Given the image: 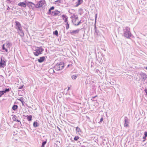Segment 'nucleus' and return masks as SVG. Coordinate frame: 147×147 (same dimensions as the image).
Listing matches in <instances>:
<instances>
[{"label": "nucleus", "mask_w": 147, "mask_h": 147, "mask_svg": "<svg viewBox=\"0 0 147 147\" xmlns=\"http://www.w3.org/2000/svg\"><path fill=\"white\" fill-rule=\"evenodd\" d=\"M123 29L124 36L127 38H130L131 35V34L130 31V28L126 26L123 27Z\"/></svg>", "instance_id": "nucleus-1"}, {"label": "nucleus", "mask_w": 147, "mask_h": 147, "mask_svg": "<svg viewBox=\"0 0 147 147\" xmlns=\"http://www.w3.org/2000/svg\"><path fill=\"white\" fill-rule=\"evenodd\" d=\"M44 51V49L42 48V47H36L35 49L33 52V53L35 55L37 56L39 55L42 54Z\"/></svg>", "instance_id": "nucleus-2"}, {"label": "nucleus", "mask_w": 147, "mask_h": 147, "mask_svg": "<svg viewBox=\"0 0 147 147\" xmlns=\"http://www.w3.org/2000/svg\"><path fill=\"white\" fill-rule=\"evenodd\" d=\"M65 65L63 63L60 62L55 65V68L56 70L59 71L62 69Z\"/></svg>", "instance_id": "nucleus-3"}, {"label": "nucleus", "mask_w": 147, "mask_h": 147, "mask_svg": "<svg viewBox=\"0 0 147 147\" xmlns=\"http://www.w3.org/2000/svg\"><path fill=\"white\" fill-rule=\"evenodd\" d=\"M2 57L3 58V57H2L1 59V61H0V67L2 68H4L6 66V60H4L2 59Z\"/></svg>", "instance_id": "nucleus-4"}, {"label": "nucleus", "mask_w": 147, "mask_h": 147, "mask_svg": "<svg viewBox=\"0 0 147 147\" xmlns=\"http://www.w3.org/2000/svg\"><path fill=\"white\" fill-rule=\"evenodd\" d=\"M45 1L44 0H41L38 2L37 4H36L35 7L39 8L43 6L45 3Z\"/></svg>", "instance_id": "nucleus-5"}, {"label": "nucleus", "mask_w": 147, "mask_h": 147, "mask_svg": "<svg viewBox=\"0 0 147 147\" xmlns=\"http://www.w3.org/2000/svg\"><path fill=\"white\" fill-rule=\"evenodd\" d=\"M16 28L17 31L22 29V25L18 21H16Z\"/></svg>", "instance_id": "nucleus-6"}, {"label": "nucleus", "mask_w": 147, "mask_h": 147, "mask_svg": "<svg viewBox=\"0 0 147 147\" xmlns=\"http://www.w3.org/2000/svg\"><path fill=\"white\" fill-rule=\"evenodd\" d=\"M140 75L142 78V81H144L147 78V75L145 74L142 72L140 73Z\"/></svg>", "instance_id": "nucleus-7"}, {"label": "nucleus", "mask_w": 147, "mask_h": 147, "mask_svg": "<svg viewBox=\"0 0 147 147\" xmlns=\"http://www.w3.org/2000/svg\"><path fill=\"white\" fill-rule=\"evenodd\" d=\"M124 121V126L125 127H127L128 126L129 121L127 117H125Z\"/></svg>", "instance_id": "nucleus-8"}, {"label": "nucleus", "mask_w": 147, "mask_h": 147, "mask_svg": "<svg viewBox=\"0 0 147 147\" xmlns=\"http://www.w3.org/2000/svg\"><path fill=\"white\" fill-rule=\"evenodd\" d=\"M80 30V29H78L76 30L71 31L70 33L71 35H74L78 33L79 32Z\"/></svg>", "instance_id": "nucleus-9"}, {"label": "nucleus", "mask_w": 147, "mask_h": 147, "mask_svg": "<svg viewBox=\"0 0 147 147\" xmlns=\"http://www.w3.org/2000/svg\"><path fill=\"white\" fill-rule=\"evenodd\" d=\"M25 2V3L24 2H20L18 4V5L22 7H26L27 5V3L26 1Z\"/></svg>", "instance_id": "nucleus-10"}, {"label": "nucleus", "mask_w": 147, "mask_h": 147, "mask_svg": "<svg viewBox=\"0 0 147 147\" xmlns=\"http://www.w3.org/2000/svg\"><path fill=\"white\" fill-rule=\"evenodd\" d=\"M63 0H57L55 1L54 3L57 5L59 6V3H63Z\"/></svg>", "instance_id": "nucleus-11"}, {"label": "nucleus", "mask_w": 147, "mask_h": 147, "mask_svg": "<svg viewBox=\"0 0 147 147\" xmlns=\"http://www.w3.org/2000/svg\"><path fill=\"white\" fill-rule=\"evenodd\" d=\"M60 11L57 10H56L54 11H52L51 15L53 16H56L60 13Z\"/></svg>", "instance_id": "nucleus-12"}, {"label": "nucleus", "mask_w": 147, "mask_h": 147, "mask_svg": "<svg viewBox=\"0 0 147 147\" xmlns=\"http://www.w3.org/2000/svg\"><path fill=\"white\" fill-rule=\"evenodd\" d=\"M17 31L18 34L21 36H24V33L23 30H22V29H21Z\"/></svg>", "instance_id": "nucleus-13"}, {"label": "nucleus", "mask_w": 147, "mask_h": 147, "mask_svg": "<svg viewBox=\"0 0 147 147\" xmlns=\"http://www.w3.org/2000/svg\"><path fill=\"white\" fill-rule=\"evenodd\" d=\"M45 59L44 56L41 57H40V58L38 59V62L40 63H41L43 62Z\"/></svg>", "instance_id": "nucleus-14"}, {"label": "nucleus", "mask_w": 147, "mask_h": 147, "mask_svg": "<svg viewBox=\"0 0 147 147\" xmlns=\"http://www.w3.org/2000/svg\"><path fill=\"white\" fill-rule=\"evenodd\" d=\"M30 3V2H28L26 4L27 6L30 9H33L34 7V6L32 5Z\"/></svg>", "instance_id": "nucleus-15"}, {"label": "nucleus", "mask_w": 147, "mask_h": 147, "mask_svg": "<svg viewBox=\"0 0 147 147\" xmlns=\"http://www.w3.org/2000/svg\"><path fill=\"white\" fill-rule=\"evenodd\" d=\"M5 45L6 47L7 48H9L10 46H12V43L11 42H7L6 43H5Z\"/></svg>", "instance_id": "nucleus-16"}, {"label": "nucleus", "mask_w": 147, "mask_h": 147, "mask_svg": "<svg viewBox=\"0 0 147 147\" xmlns=\"http://www.w3.org/2000/svg\"><path fill=\"white\" fill-rule=\"evenodd\" d=\"M83 2L82 0H78L76 3V7H78L79 5L81 4Z\"/></svg>", "instance_id": "nucleus-17"}, {"label": "nucleus", "mask_w": 147, "mask_h": 147, "mask_svg": "<svg viewBox=\"0 0 147 147\" xmlns=\"http://www.w3.org/2000/svg\"><path fill=\"white\" fill-rule=\"evenodd\" d=\"M70 18H74V19H77L78 18V17L77 15H76L75 14H74L73 16H72L70 17Z\"/></svg>", "instance_id": "nucleus-18"}, {"label": "nucleus", "mask_w": 147, "mask_h": 147, "mask_svg": "<svg viewBox=\"0 0 147 147\" xmlns=\"http://www.w3.org/2000/svg\"><path fill=\"white\" fill-rule=\"evenodd\" d=\"M33 125L34 127H37L39 126V124L36 121H35L33 123Z\"/></svg>", "instance_id": "nucleus-19"}, {"label": "nucleus", "mask_w": 147, "mask_h": 147, "mask_svg": "<svg viewBox=\"0 0 147 147\" xmlns=\"http://www.w3.org/2000/svg\"><path fill=\"white\" fill-rule=\"evenodd\" d=\"M27 119L29 121H31L32 120V116L31 115H27Z\"/></svg>", "instance_id": "nucleus-20"}, {"label": "nucleus", "mask_w": 147, "mask_h": 147, "mask_svg": "<svg viewBox=\"0 0 147 147\" xmlns=\"http://www.w3.org/2000/svg\"><path fill=\"white\" fill-rule=\"evenodd\" d=\"M18 108V106L16 105H14L12 107V109L15 111Z\"/></svg>", "instance_id": "nucleus-21"}, {"label": "nucleus", "mask_w": 147, "mask_h": 147, "mask_svg": "<svg viewBox=\"0 0 147 147\" xmlns=\"http://www.w3.org/2000/svg\"><path fill=\"white\" fill-rule=\"evenodd\" d=\"M84 12L83 9L82 8H80L79 10V13L80 15H81Z\"/></svg>", "instance_id": "nucleus-22"}, {"label": "nucleus", "mask_w": 147, "mask_h": 147, "mask_svg": "<svg viewBox=\"0 0 147 147\" xmlns=\"http://www.w3.org/2000/svg\"><path fill=\"white\" fill-rule=\"evenodd\" d=\"M47 142V141H46L43 142L42 143V146H41V147H45V145L46 144Z\"/></svg>", "instance_id": "nucleus-23"}, {"label": "nucleus", "mask_w": 147, "mask_h": 147, "mask_svg": "<svg viewBox=\"0 0 147 147\" xmlns=\"http://www.w3.org/2000/svg\"><path fill=\"white\" fill-rule=\"evenodd\" d=\"M5 45V44H4L3 45V46H2V49L3 50H5L6 52H8V50L7 49H6L5 48V46H4Z\"/></svg>", "instance_id": "nucleus-24"}, {"label": "nucleus", "mask_w": 147, "mask_h": 147, "mask_svg": "<svg viewBox=\"0 0 147 147\" xmlns=\"http://www.w3.org/2000/svg\"><path fill=\"white\" fill-rule=\"evenodd\" d=\"M77 77V75H73L71 76V78L75 80L76 79Z\"/></svg>", "instance_id": "nucleus-25"}, {"label": "nucleus", "mask_w": 147, "mask_h": 147, "mask_svg": "<svg viewBox=\"0 0 147 147\" xmlns=\"http://www.w3.org/2000/svg\"><path fill=\"white\" fill-rule=\"evenodd\" d=\"M53 33L54 34H55L56 36H58V32L57 30H56Z\"/></svg>", "instance_id": "nucleus-26"}, {"label": "nucleus", "mask_w": 147, "mask_h": 147, "mask_svg": "<svg viewBox=\"0 0 147 147\" xmlns=\"http://www.w3.org/2000/svg\"><path fill=\"white\" fill-rule=\"evenodd\" d=\"M5 93H4V91H0V97H1Z\"/></svg>", "instance_id": "nucleus-27"}, {"label": "nucleus", "mask_w": 147, "mask_h": 147, "mask_svg": "<svg viewBox=\"0 0 147 147\" xmlns=\"http://www.w3.org/2000/svg\"><path fill=\"white\" fill-rule=\"evenodd\" d=\"M69 24H68V22H67L66 24V29L67 30L69 28Z\"/></svg>", "instance_id": "nucleus-28"}, {"label": "nucleus", "mask_w": 147, "mask_h": 147, "mask_svg": "<svg viewBox=\"0 0 147 147\" xmlns=\"http://www.w3.org/2000/svg\"><path fill=\"white\" fill-rule=\"evenodd\" d=\"M76 132H79L80 131V128L77 127L76 128Z\"/></svg>", "instance_id": "nucleus-29"}, {"label": "nucleus", "mask_w": 147, "mask_h": 147, "mask_svg": "<svg viewBox=\"0 0 147 147\" xmlns=\"http://www.w3.org/2000/svg\"><path fill=\"white\" fill-rule=\"evenodd\" d=\"M79 137L78 136H76L74 138V140L75 141H77Z\"/></svg>", "instance_id": "nucleus-30"}, {"label": "nucleus", "mask_w": 147, "mask_h": 147, "mask_svg": "<svg viewBox=\"0 0 147 147\" xmlns=\"http://www.w3.org/2000/svg\"><path fill=\"white\" fill-rule=\"evenodd\" d=\"M9 88H6L5 89V90H3V91H4V93H5L7 92H9Z\"/></svg>", "instance_id": "nucleus-31"}, {"label": "nucleus", "mask_w": 147, "mask_h": 147, "mask_svg": "<svg viewBox=\"0 0 147 147\" xmlns=\"http://www.w3.org/2000/svg\"><path fill=\"white\" fill-rule=\"evenodd\" d=\"M81 23V21H80L77 24H73L75 26H77L79 25Z\"/></svg>", "instance_id": "nucleus-32"}, {"label": "nucleus", "mask_w": 147, "mask_h": 147, "mask_svg": "<svg viewBox=\"0 0 147 147\" xmlns=\"http://www.w3.org/2000/svg\"><path fill=\"white\" fill-rule=\"evenodd\" d=\"M16 116L15 115H14L13 117L12 118V119L13 121H16V120H17L16 119Z\"/></svg>", "instance_id": "nucleus-33"}, {"label": "nucleus", "mask_w": 147, "mask_h": 147, "mask_svg": "<svg viewBox=\"0 0 147 147\" xmlns=\"http://www.w3.org/2000/svg\"><path fill=\"white\" fill-rule=\"evenodd\" d=\"M94 29H95V31L96 33V34H98V31L96 29V26H95Z\"/></svg>", "instance_id": "nucleus-34"}, {"label": "nucleus", "mask_w": 147, "mask_h": 147, "mask_svg": "<svg viewBox=\"0 0 147 147\" xmlns=\"http://www.w3.org/2000/svg\"><path fill=\"white\" fill-rule=\"evenodd\" d=\"M18 100L20 101L21 102H24V101L23 100V98L22 97H21L20 98L18 99Z\"/></svg>", "instance_id": "nucleus-35"}, {"label": "nucleus", "mask_w": 147, "mask_h": 147, "mask_svg": "<svg viewBox=\"0 0 147 147\" xmlns=\"http://www.w3.org/2000/svg\"><path fill=\"white\" fill-rule=\"evenodd\" d=\"M67 18H68L67 17H66V18H65L64 20L65 22L66 23H67V22H67V21H68Z\"/></svg>", "instance_id": "nucleus-36"}, {"label": "nucleus", "mask_w": 147, "mask_h": 147, "mask_svg": "<svg viewBox=\"0 0 147 147\" xmlns=\"http://www.w3.org/2000/svg\"><path fill=\"white\" fill-rule=\"evenodd\" d=\"M52 12L51 11V10H50V9H49V14L51 15Z\"/></svg>", "instance_id": "nucleus-37"}, {"label": "nucleus", "mask_w": 147, "mask_h": 147, "mask_svg": "<svg viewBox=\"0 0 147 147\" xmlns=\"http://www.w3.org/2000/svg\"><path fill=\"white\" fill-rule=\"evenodd\" d=\"M144 135L145 137H146L147 136V131H145L144 132Z\"/></svg>", "instance_id": "nucleus-38"}, {"label": "nucleus", "mask_w": 147, "mask_h": 147, "mask_svg": "<svg viewBox=\"0 0 147 147\" xmlns=\"http://www.w3.org/2000/svg\"><path fill=\"white\" fill-rule=\"evenodd\" d=\"M77 19H73L72 20V23H75L76 22V21L77 20Z\"/></svg>", "instance_id": "nucleus-39"}, {"label": "nucleus", "mask_w": 147, "mask_h": 147, "mask_svg": "<svg viewBox=\"0 0 147 147\" xmlns=\"http://www.w3.org/2000/svg\"><path fill=\"white\" fill-rule=\"evenodd\" d=\"M67 17L65 15H62V17L63 18V19L66 18V17Z\"/></svg>", "instance_id": "nucleus-40"}, {"label": "nucleus", "mask_w": 147, "mask_h": 147, "mask_svg": "<svg viewBox=\"0 0 147 147\" xmlns=\"http://www.w3.org/2000/svg\"><path fill=\"white\" fill-rule=\"evenodd\" d=\"M50 10H53L54 9V7L53 6H52L50 8Z\"/></svg>", "instance_id": "nucleus-41"}, {"label": "nucleus", "mask_w": 147, "mask_h": 147, "mask_svg": "<svg viewBox=\"0 0 147 147\" xmlns=\"http://www.w3.org/2000/svg\"><path fill=\"white\" fill-rule=\"evenodd\" d=\"M30 3H31V4L32 5H34V6H34H34L35 7V5H35L34 4V3H32V2H30Z\"/></svg>", "instance_id": "nucleus-42"}, {"label": "nucleus", "mask_w": 147, "mask_h": 147, "mask_svg": "<svg viewBox=\"0 0 147 147\" xmlns=\"http://www.w3.org/2000/svg\"><path fill=\"white\" fill-rule=\"evenodd\" d=\"M103 120V117H102L100 119V122H101Z\"/></svg>", "instance_id": "nucleus-43"}, {"label": "nucleus", "mask_w": 147, "mask_h": 147, "mask_svg": "<svg viewBox=\"0 0 147 147\" xmlns=\"http://www.w3.org/2000/svg\"><path fill=\"white\" fill-rule=\"evenodd\" d=\"M23 86H20V87H19V89H21L22 88H23Z\"/></svg>", "instance_id": "nucleus-44"}, {"label": "nucleus", "mask_w": 147, "mask_h": 147, "mask_svg": "<svg viewBox=\"0 0 147 147\" xmlns=\"http://www.w3.org/2000/svg\"><path fill=\"white\" fill-rule=\"evenodd\" d=\"M16 121H17L18 122H19L21 124V122L19 120H18V119H17Z\"/></svg>", "instance_id": "nucleus-45"}, {"label": "nucleus", "mask_w": 147, "mask_h": 147, "mask_svg": "<svg viewBox=\"0 0 147 147\" xmlns=\"http://www.w3.org/2000/svg\"><path fill=\"white\" fill-rule=\"evenodd\" d=\"M146 137H145V136H144V137H143V139H145L146 138Z\"/></svg>", "instance_id": "nucleus-46"}, {"label": "nucleus", "mask_w": 147, "mask_h": 147, "mask_svg": "<svg viewBox=\"0 0 147 147\" xmlns=\"http://www.w3.org/2000/svg\"><path fill=\"white\" fill-rule=\"evenodd\" d=\"M57 128H58V129H59V130L60 131L61 130V129H60V128L59 127H57Z\"/></svg>", "instance_id": "nucleus-47"}, {"label": "nucleus", "mask_w": 147, "mask_h": 147, "mask_svg": "<svg viewBox=\"0 0 147 147\" xmlns=\"http://www.w3.org/2000/svg\"><path fill=\"white\" fill-rule=\"evenodd\" d=\"M10 9L9 7V6H8V7H7V10H8V9Z\"/></svg>", "instance_id": "nucleus-48"}, {"label": "nucleus", "mask_w": 147, "mask_h": 147, "mask_svg": "<svg viewBox=\"0 0 147 147\" xmlns=\"http://www.w3.org/2000/svg\"><path fill=\"white\" fill-rule=\"evenodd\" d=\"M21 102L22 103V104L23 105L24 103H25V102H24H24Z\"/></svg>", "instance_id": "nucleus-49"}, {"label": "nucleus", "mask_w": 147, "mask_h": 147, "mask_svg": "<svg viewBox=\"0 0 147 147\" xmlns=\"http://www.w3.org/2000/svg\"><path fill=\"white\" fill-rule=\"evenodd\" d=\"M97 14H96V17H95V20H96V18H97Z\"/></svg>", "instance_id": "nucleus-50"}, {"label": "nucleus", "mask_w": 147, "mask_h": 147, "mask_svg": "<svg viewBox=\"0 0 147 147\" xmlns=\"http://www.w3.org/2000/svg\"><path fill=\"white\" fill-rule=\"evenodd\" d=\"M69 89H70V87H68V89H67V90H69Z\"/></svg>", "instance_id": "nucleus-51"}, {"label": "nucleus", "mask_w": 147, "mask_h": 147, "mask_svg": "<svg viewBox=\"0 0 147 147\" xmlns=\"http://www.w3.org/2000/svg\"><path fill=\"white\" fill-rule=\"evenodd\" d=\"M96 97V96H94V97H93V98H95Z\"/></svg>", "instance_id": "nucleus-52"}, {"label": "nucleus", "mask_w": 147, "mask_h": 147, "mask_svg": "<svg viewBox=\"0 0 147 147\" xmlns=\"http://www.w3.org/2000/svg\"><path fill=\"white\" fill-rule=\"evenodd\" d=\"M145 69H146V70H147V67H146Z\"/></svg>", "instance_id": "nucleus-53"}, {"label": "nucleus", "mask_w": 147, "mask_h": 147, "mask_svg": "<svg viewBox=\"0 0 147 147\" xmlns=\"http://www.w3.org/2000/svg\"><path fill=\"white\" fill-rule=\"evenodd\" d=\"M8 1H10V0H8Z\"/></svg>", "instance_id": "nucleus-54"}, {"label": "nucleus", "mask_w": 147, "mask_h": 147, "mask_svg": "<svg viewBox=\"0 0 147 147\" xmlns=\"http://www.w3.org/2000/svg\"><path fill=\"white\" fill-rule=\"evenodd\" d=\"M69 66V65H68L67 67Z\"/></svg>", "instance_id": "nucleus-55"}]
</instances>
